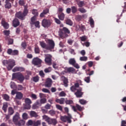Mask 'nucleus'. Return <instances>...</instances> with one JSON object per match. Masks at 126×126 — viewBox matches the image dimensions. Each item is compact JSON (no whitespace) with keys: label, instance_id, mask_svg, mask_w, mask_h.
I'll return each mask as SVG.
<instances>
[{"label":"nucleus","instance_id":"nucleus-13","mask_svg":"<svg viewBox=\"0 0 126 126\" xmlns=\"http://www.w3.org/2000/svg\"><path fill=\"white\" fill-rule=\"evenodd\" d=\"M19 120H20V115L18 112H17L13 117V122L15 124L17 123Z\"/></svg>","mask_w":126,"mask_h":126},{"label":"nucleus","instance_id":"nucleus-55","mask_svg":"<svg viewBox=\"0 0 126 126\" xmlns=\"http://www.w3.org/2000/svg\"><path fill=\"white\" fill-rule=\"evenodd\" d=\"M34 24L36 28H40V22L36 21L34 22Z\"/></svg>","mask_w":126,"mask_h":126},{"label":"nucleus","instance_id":"nucleus-6","mask_svg":"<svg viewBox=\"0 0 126 126\" xmlns=\"http://www.w3.org/2000/svg\"><path fill=\"white\" fill-rule=\"evenodd\" d=\"M14 79H17V80L20 81V83H22V82L24 81L25 77H24V76L20 72L13 73L12 76V80Z\"/></svg>","mask_w":126,"mask_h":126},{"label":"nucleus","instance_id":"nucleus-5","mask_svg":"<svg viewBox=\"0 0 126 126\" xmlns=\"http://www.w3.org/2000/svg\"><path fill=\"white\" fill-rule=\"evenodd\" d=\"M70 31L66 27H63L62 29H61L59 32V36L61 39H64L66 37H68L67 34H70Z\"/></svg>","mask_w":126,"mask_h":126},{"label":"nucleus","instance_id":"nucleus-7","mask_svg":"<svg viewBox=\"0 0 126 126\" xmlns=\"http://www.w3.org/2000/svg\"><path fill=\"white\" fill-rule=\"evenodd\" d=\"M45 63L48 65H52V58L53 57L50 54H45Z\"/></svg>","mask_w":126,"mask_h":126},{"label":"nucleus","instance_id":"nucleus-59","mask_svg":"<svg viewBox=\"0 0 126 126\" xmlns=\"http://www.w3.org/2000/svg\"><path fill=\"white\" fill-rule=\"evenodd\" d=\"M52 105L51 104L47 103L45 106H44V108L46 109V110H50L51 109V107Z\"/></svg>","mask_w":126,"mask_h":126},{"label":"nucleus","instance_id":"nucleus-1","mask_svg":"<svg viewBox=\"0 0 126 126\" xmlns=\"http://www.w3.org/2000/svg\"><path fill=\"white\" fill-rule=\"evenodd\" d=\"M39 44L41 48L48 51H52L55 48V42L52 39L48 40V44H46L44 41H40Z\"/></svg>","mask_w":126,"mask_h":126},{"label":"nucleus","instance_id":"nucleus-23","mask_svg":"<svg viewBox=\"0 0 126 126\" xmlns=\"http://www.w3.org/2000/svg\"><path fill=\"white\" fill-rule=\"evenodd\" d=\"M5 8H6L7 9H9L11 8V3L9 2V1L5 0Z\"/></svg>","mask_w":126,"mask_h":126},{"label":"nucleus","instance_id":"nucleus-11","mask_svg":"<svg viewBox=\"0 0 126 126\" xmlns=\"http://www.w3.org/2000/svg\"><path fill=\"white\" fill-rule=\"evenodd\" d=\"M32 63L34 65H40L42 63V60L38 57L34 58L32 59Z\"/></svg>","mask_w":126,"mask_h":126},{"label":"nucleus","instance_id":"nucleus-3","mask_svg":"<svg viewBox=\"0 0 126 126\" xmlns=\"http://www.w3.org/2000/svg\"><path fill=\"white\" fill-rule=\"evenodd\" d=\"M29 10H28V6L27 5L24 6V9L23 12L19 11L16 13V17H17L20 20H24L25 17L28 14Z\"/></svg>","mask_w":126,"mask_h":126},{"label":"nucleus","instance_id":"nucleus-14","mask_svg":"<svg viewBox=\"0 0 126 126\" xmlns=\"http://www.w3.org/2000/svg\"><path fill=\"white\" fill-rule=\"evenodd\" d=\"M50 11L49 9L46 8L43 10L42 12H41L39 15V17L40 18H43L46 17V15L48 14V13H49Z\"/></svg>","mask_w":126,"mask_h":126},{"label":"nucleus","instance_id":"nucleus-42","mask_svg":"<svg viewBox=\"0 0 126 126\" xmlns=\"http://www.w3.org/2000/svg\"><path fill=\"white\" fill-rule=\"evenodd\" d=\"M65 103L66 105H71L72 104H73V101H72V100H66L65 101Z\"/></svg>","mask_w":126,"mask_h":126},{"label":"nucleus","instance_id":"nucleus-50","mask_svg":"<svg viewBox=\"0 0 126 126\" xmlns=\"http://www.w3.org/2000/svg\"><path fill=\"white\" fill-rule=\"evenodd\" d=\"M42 118L43 120H45V122H47V123H48L49 122V120H50V117H48L46 115L43 116Z\"/></svg>","mask_w":126,"mask_h":126},{"label":"nucleus","instance_id":"nucleus-30","mask_svg":"<svg viewBox=\"0 0 126 126\" xmlns=\"http://www.w3.org/2000/svg\"><path fill=\"white\" fill-rule=\"evenodd\" d=\"M26 125L27 126H34V121H33L32 120H29L27 122Z\"/></svg>","mask_w":126,"mask_h":126},{"label":"nucleus","instance_id":"nucleus-49","mask_svg":"<svg viewBox=\"0 0 126 126\" xmlns=\"http://www.w3.org/2000/svg\"><path fill=\"white\" fill-rule=\"evenodd\" d=\"M51 71H52L51 67H49L48 68L44 69V72H45V73H48V72H51Z\"/></svg>","mask_w":126,"mask_h":126},{"label":"nucleus","instance_id":"nucleus-25","mask_svg":"<svg viewBox=\"0 0 126 126\" xmlns=\"http://www.w3.org/2000/svg\"><path fill=\"white\" fill-rule=\"evenodd\" d=\"M64 13H58V17L60 20L63 21L65 17Z\"/></svg>","mask_w":126,"mask_h":126},{"label":"nucleus","instance_id":"nucleus-61","mask_svg":"<svg viewBox=\"0 0 126 126\" xmlns=\"http://www.w3.org/2000/svg\"><path fill=\"white\" fill-rule=\"evenodd\" d=\"M8 45H12L13 44V39L12 38H9L8 39Z\"/></svg>","mask_w":126,"mask_h":126},{"label":"nucleus","instance_id":"nucleus-28","mask_svg":"<svg viewBox=\"0 0 126 126\" xmlns=\"http://www.w3.org/2000/svg\"><path fill=\"white\" fill-rule=\"evenodd\" d=\"M32 13L34 15V16H38L39 15V13L38 12V10L36 9H33L32 10Z\"/></svg>","mask_w":126,"mask_h":126},{"label":"nucleus","instance_id":"nucleus-40","mask_svg":"<svg viewBox=\"0 0 126 126\" xmlns=\"http://www.w3.org/2000/svg\"><path fill=\"white\" fill-rule=\"evenodd\" d=\"M90 25L92 27H94V20H93V18H92V17H90V19L89 20Z\"/></svg>","mask_w":126,"mask_h":126},{"label":"nucleus","instance_id":"nucleus-44","mask_svg":"<svg viewBox=\"0 0 126 126\" xmlns=\"http://www.w3.org/2000/svg\"><path fill=\"white\" fill-rule=\"evenodd\" d=\"M75 19L77 21H80L82 19V16L78 15L76 16Z\"/></svg>","mask_w":126,"mask_h":126},{"label":"nucleus","instance_id":"nucleus-63","mask_svg":"<svg viewBox=\"0 0 126 126\" xmlns=\"http://www.w3.org/2000/svg\"><path fill=\"white\" fill-rule=\"evenodd\" d=\"M31 97L33 99V100H36L37 99V95L34 94H32L31 95Z\"/></svg>","mask_w":126,"mask_h":126},{"label":"nucleus","instance_id":"nucleus-37","mask_svg":"<svg viewBox=\"0 0 126 126\" xmlns=\"http://www.w3.org/2000/svg\"><path fill=\"white\" fill-rule=\"evenodd\" d=\"M2 97H3V99H4V100H5V101H9V95H8L7 94H4L2 95Z\"/></svg>","mask_w":126,"mask_h":126},{"label":"nucleus","instance_id":"nucleus-12","mask_svg":"<svg viewBox=\"0 0 126 126\" xmlns=\"http://www.w3.org/2000/svg\"><path fill=\"white\" fill-rule=\"evenodd\" d=\"M74 94L76 95L77 98H81L83 95V92H82V88H79L75 92Z\"/></svg>","mask_w":126,"mask_h":126},{"label":"nucleus","instance_id":"nucleus-33","mask_svg":"<svg viewBox=\"0 0 126 126\" xmlns=\"http://www.w3.org/2000/svg\"><path fill=\"white\" fill-rule=\"evenodd\" d=\"M8 113L9 115H10L11 116H12V115H13V114H14V110H13V108H12V107H10L8 108Z\"/></svg>","mask_w":126,"mask_h":126},{"label":"nucleus","instance_id":"nucleus-38","mask_svg":"<svg viewBox=\"0 0 126 126\" xmlns=\"http://www.w3.org/2000/svg\"><path fill=\"white\" fill-rule=\"evenodd\" d=\"M7 103H4L2 106V110L4 111V113H6V111H7Z\"/></svg>","mask_w":126,"mask_h":126},{"label":"nucleus","instance_id":"nucleus-57","mask_svg":"<svg viewBox=\"0 0 126 126\" xmlns=\"http://www.w3.org/2000/svg\"><path fill=\"white\" fill-rule=\"evenodd\" d=\"M56 108L58 110H59V111H63V106L62 105H60L59 104H56Z\"/></svg>","mask_w":126,"mask_h":126},{"label":"nucleus","instance_id":"nucleus-10","mask_svg":"<svg viewBox=\"0 0 126 126\" xmlns=\"http://www.w3.org/2000/svg\"><path fill=\"white\" fill-rule=\"evenodd\" d=\"M42 25L44 28H48L51 26V21L46 19H44L42 21Z\"/></svg>","mask_w":126,"mask_h":126},{"label":"nucleus","instance_id":"nucleus-9","mask_svg":"<svg viewBox=\"0 0 126 126\" xmlns=\"http://www.w3.org/2000/svg\"><path fill=\"white\" fill-rule=\"evenodd\" d=\"M7 54L11 56H18L19 51L17 50H12V49L9 48L7 49Z\"/></svg>","mask_w":126,"mask_h":126},{"label":"nucleus","instance_id":"nucleus-4","mask_svg":"<svg viewBox=\"0 0 126 126\" xmlns=\"http://www.w3.org/2000/svg\"><path fill=\"white\" fill-rule=\"evenodd\" d=\"M2 63L3 65L6 66L8 70H11L12 68H13V67L15 65V61L13 59L4 60L2 62Z\"/></svg>","mask_w":126,"mask_h":126},{"label":"nucleus","instance_id":"nucleus-47","mask_svg":"<svg viewBox=\"0 0 126 126\" xmlns=\"http://www.w3.org/2000/svg\"><path fill=\"white\" fill-rule=\"evenodd\" d=\"M22 118L23 120H27L28 119V114L26 113H24L22 115Z\"/></svg>","mask_w":126,"mask_h":126},{"label":"nucleus","instance_id":"nucleus-27","mask_svg":"<svg viewBox=\"0 0 126 126\" xmlns=\"http://www.w3.org/2000/svg\"><path fill=\"white\" fill-rule=\"evenodd\" d=\"M77 4L79 7H83L85 5V2L84 1H79L77 2Z\"/></svg>","mask_w":126,"mask_h":126},{"label":"nucleus","instance_id":"nucleus-2","mask_svg":"<svg viewBox=\"0 0 126 126\" xmlns=\"http://www.w3.org/2000/svg\"><path fill=\"white\" fill-rule=\"evenodd\" d=\"M64 110L65 112L67 114L68 116H61L60 119L61 120L62 122L63 123H67V124H71L72 121H71V119H72V116L71 115L68 113L69 111L68 110V108L65 107L64 108Z\"/></svg>","mask_w":126,"mask_h":126},{"label":"nucleus","instance_id":"nucleus-36","mask_svg":"<svg viewBox=\"0 0 126 126\" xmlns=\"http://www.w3.org/2000/svg\"><path fill=\"white\" fill-rule=\"evenodd\" d=\"M71 10H72V13H73V14H74V13H76V12H77V7H76V6H71Z\"/></svg>","mask_w":126,"mask_h":126},{"label":"nucleus","instance_id":"nucleus-8","mask_svg":"<svg viewBox=\"0 0 126 126\" xmlns=\"http://www.w3.org/2000/svg\"><path fill=\"white\" fill-rule=\"evenodd\" d=\"M25 105L24 106V109H26L27 110L30 109V108H31V104H32L31 99L29 98H26L25 99Z\"/></svg>","mask_w":126,"mask_h":126},{"label":"nucleus","instance_id":"nucleus-46","mask_svg":"<svg viewBox=\"0 0 126 126\" xmlns=\"http://www.w3.org/2000/svg\"><path fill=\"white\" fill-rule=\"evenodd\" d=\"M36 17H37V16H34L33 17H32L31 18V24H32V25H34V24L35 23V21L36 20Z\"/></svg>","mask_w":126,"mask_h":126},{"label":"nucleus","instance_id":"nucleus-48","mask_svg":"<svg viewBox=\"0 0 126 126\" xmlns=\"http://www.w3.org/2000/svg\"><path fill=\"white\" fill-rule=\"evenodd\" d=\"M84 80L87 83H90V76H88V77H85Z\"/></svg>","mask_w":126,"mask_h":126},{"label":"nucleus","instance_id":"nucleus-56","mask_svg":"<svg viewBox=\"0 0 126 126\" xmlns=\"http://www.w3.org/2000/svg\"><path fill=\"white\" fill-rule=\"evenodd\" d=\"M70 90L72 92H75L77 90V89H76L75 87L74 86H72L70 88Z\"/></svg>","mask_w":126,"mask_h":126},{"label":"nucleus","instance_id":"nucleus-17","mask_svg":"<svg viewBox=\"0 0 126 126\" xmlns=\"http://www.w3.org/2000/svg\"><path fill=\"white\" fill-rule=\"evenodd\" d=\"M48 125H53V126H56L58 124V121L56 119L49 118V120L47 122Z\"/></svg>","mask_w":126,"mask_h":126},{"label":"nucleus","instance_id":"nucleus-35","mask_svg":"<svg viewBox=\"0 0 126 126\" xmlns=\"http://www.w3.org/2000/svg\"><path fill=\"white\" fill-rule=\"evenodd\" d=\"M41 126V120H37L36 121H33V126Z\"/></svg>","mask_w":126,"mask_h":126},{"label":"nucleus","instance_id":"nucleus-24","mask_svg":"<svg viewBox=\"0 0 126 126\" xmlns=\"http://www.w3.org/2000/svg\"><path fill=\"white\" fill-rule=\"evenodd\" d=\"M16 97L17 99H19V100H21L23 98V94L21 92H17Z\"/></svg>","mask_w":126,"mask_h":126},{"label":"nucleus","instance_id":"nucleus-18","mask_svg":"<svg viewBox=\"0 0 126 126\" xmlns=\"http://www.w3.org/2000/svg\"><path fill=\"white\" fill-rule=\"evenodd\" d=\"M39 107H41V103L39 100H37L36 102L32 105V110H36V109H39Z\"/></svg>","mask_w":126,"mask_h":126},{"label":"nucleus","instance_id":"nucleus-34","mask_svg":"<svg viewBox=\"0 0 126 126\" xmlns=\"http://www.w3.org/2000/svg\"><path fill=\"white\" fill-rule=\"evenodd\" d=\"M30 116L32 117H34L37 118L38 117V114H37V113H36L35 111H32L30 112Z\"/></svg>","mask_w":126,"mask_h":126},{"label":"nucleus","instance_id":"nucleus-54","mask_svg":"<svg viewBox=\"0 0 126 126\" xmlns=\"http://www.w3.org/2000/svg\"><path fill=\"white\" fill-rule=\"evenodd\" d=\"M66 96V94L64 92L62 91L59 94V97H65Z\"/></svg>","mask_w":126,"mask_h":126},{"label":"nucleus","instance_id":"nucleus-16","mask_svg":"<svg viewBox=\"0 0 126 126\" xmlns=\"http://www.w3.org/2000/svg\"><path fill=\"white\" fill-rule=\"evenodd\" d=\"M72 110L74 111V112H77L78 111H79L80 112H81L82 111V108L81 107V106L76 104V106H71Z\"/></svg>","mask_w":126,"mask_h":126},{"label":"nucleus","instance_id":"nucleus-20","mask_svg":"<svg viewBox=\"0 0 126 126\" xmlns=\"http://www.w3.org/2000/svg\"><path fill=\"white\" fill-rule=\"evenodd\" d=\"M13 27L16 28L17 27V26H19V25H20V22H19V20H18V19H14L13 20Z\"/></svg>","mask_w":126,"mask_h":126},{"label":"nucleus","instance_id":"nucleus-45","mask_svg":"<svg viewBox=\"0 0 126 126\" xmlns=\"http://www.w3.org/2000/svg\"><path fill=\"white\" fill-rule=\"evenodd\" d=\"M80 39L81 41H82V42H85V41L87 40V36H86V35H84L83 36L80 37Z\"/></svg>","mask_w":126,"mask_h":126},{"label":"nucleus","instance_id":"nucleus-64","mask_svg":"<svg viewBox=\"0 0 126 126\" xmlns=\"http://www.w3.org/2000/svg\"><path fill=\"white\" fill-rule=\"evenodd\" d=\"M49 114L51 116H54V115H56V111H55V110H50L49 111Z\"/></svg>","mask_w":126,"mask_h":126},{"label":"nucleus","instance_id":"nucleus-41","mask_svg":"<svg viewBox=\"0 0 126 126\" xmlns=\"http://www.w3.org/2000/svg\"><path fill=\"white\" fill-rule=\"evenodd\" d=\"M87 60H88V58L86 56L80 57V61H81V62H86Z\"/></svg>","mask_w":126,"mask_h":126},{"label":"nucleus","instance_id":"nucleus-53","mask_svg":"<svg viewBox=\"0 0 126 126\" xmlns=\"http://www.w3.org/2000/svg\"><path fill=\"white\" fill-rule=\"evenodd\" d=\"M77 27H79L80 30H81L82 31H84V30H85V26H83L82 25H81V26L78 25Z\"/></svg>","mask_w":126,"mask_h":126},{"label":"nucleus","instance_id":"nucleus-52","mask_svg":"<svg viewBox=\"0 0 126 126\" xmlns=\"http://www.w3.org/2000/svg\"><path fill=\"white\" fill-rule=\"evenodd\" d=\"M21 46L24 50H25V49H26V47H27V44L26 43V42L24 41L22 42Z\"/></svg>","mask_w":126,"mask_h":126},{"label":"nucleus","instance_id":"nucleus-15","mask_svg":"<svg viewBox=\"0 0 126 126\" xmlns=\"http://www.w3.org/2000/svg\"><path fill=\"white\" fill-rule=\"evenodd\" d=\"M52 84H53V80L51 78H47L45 83V87H52Z\"/></svg>","mask_w":126,"mask_h":126},{"label":"nucleus","instance_id":"nucleus-51","mask_svg":"<svg viewBox=\"0 0 126 126\" xmlns=\"http://www.w3.org/2000/svg\"><path fill=\"white\" fill-rule=\"evenodd\" d=\"M79 103H80L81 105H85V104H87V101L84 99H80Z\"/></svg>","mask_w":126,"mask_h":126},{"label":"nucleus","instance_id":"nucleus-39","mask_svg":"<svg viewBox=\"0 0 126 126\" xmlns=\"http://www.w3.org/2000/svg\"><path fill=\"white\" fill-rule=\"evenodd\" d=\"M47 103V99L46 98H42L40 99L39 103H40V106H42V104H45Z\"/></svg>","mask_w":126,"mask_h":126},{"label":"nucleus","instance_id":"nucleus-62","mask_svg":"<svg viewBox=\"0 0 126 126\" xmlns=\"http://www.w3.org/2000/svg\"><path fill=\"white\" fill-rule=\"evenodd\" d=\"M42 91L44 93H50V91L48 89L43 88L42 89Z\"/></svg>","mask_w":126,"mask_h":126},{"label":"nucleus","instance_id":"nucleus-58","mask_svg":"<svg viewBox=\"0 0 126 126\" xmlns=\"http://www.w3.org/2000/svg\"><path fill=\"white\" fill-rule=\"evenodd\" d=\"M32 80L34 82H38L39 81V77L38 76H35L32 78Z\"/></svg>","mask_w":126,"mask_h":126},{"label":"nucleus","instance_id":"nucleus-22","mask_svg":"<svg viewBox=\"0 0 126 126\" xmlns=\"http://www.w3.org/2000/svg\"><path fill=\"white\" fill-rule=\"evenodd\" d=\"M55 102H56V103H59L61 105H63V104H64V98H61L60 99L57 98Z\"/></svg>","mask_w":126,"mask_h":126},{"label":"nucleus","instance_id":"nucleus-19","mask_svg":"<svg viewBox=\"0 0 126 126\" xmlns=\"http://www.w3.org/2000/svg\"><path fill=\"white\" fill-rule=\"evenodd\" d=\"M62 78L63 81L64 86L65 87H67V86H68V79L63 76H62Z\"/></svg>","mask_w":126,"mask_h":126},{"label":"nucleus","instance_id":"nucleus-60","mask_svg":"<svg viewBox=\"0 0 126 126\" xmlns=\"http://www.w3.org/2000/svg\"><path fill=\"white\" fill-rule=\"evenodd\" d=\"M19 4H20V5H24L25 4V1H24V0H19Z\"/></svg>","mask_w":126,"mask_h":126},{"label":"nucleus","instance_id":"nucleus-21","mask_svg":"<svg viewBox=\"0 0 126 126\" xmlns=\"http://www.w3.org/2000/svg\"><path fill=\"white\" fill-rule=\"evenodd\" d=\"M1 23L5 29H8L9 28V25L5 21L2 20Z\"/></svg>","mask_w":126,"mask_h":126},{"label":"nucleus","instance_id":"nucleus-32","mask_svg":"<svg viewBox=\"0 0 126 126\" xmlns=\"http://www.w3.org/2000/svg\"><path fill=\"white\" fill-rule=\"evenodd\" d=\"M66 24L67 25H69L70 26H72L73 23L72 21L69 19H67L65 20Z\"/></svg>","mask_w":126,"mask_h":126},{"label":"nucleus","instance_id":"nucleus-26","mask_svg":"<svg viewBox=\"0 0 126 126\" xmlns=\"http://www.w3.org/2000/svg\"><path fill=\"white\" fill-rule=\"evenodd\" d=\"M15 125L19 126H24V125H25V122L24 120H20L18 121L16 124H15Z\"/></svg>","mask_w":126,"mask_h":126},{"label":"nucleus","instance_id":"nucleus-31","mask_svg":"<svg viewBox=\"0 0 126 126\" xmlns=\"http://www.w3.org/2000/svg\"><path fill=\"white\" fill-rule=\"evenodd\" d=\"M66 71L67 72H71V73H73V72L75 71V69L73 67H70L66 69Z\"/></svg>","mask_w":126,"mask_h":126},{"label":"nucleus","instance_id":"nucleus-43","mask_svg":"<svg viewBox=\"0 0 126 126\" xmlns=\"http://www.w3.org/2000/svg\"><path fill=\"white\" fill-rule=\"evenodd\" d=\"M78 10L81 12V13H85L87 12V10H86L84 8H80L78 9Z\"/></svg>","mask_w":126,"mask_h":126},{"label":"nucleus","instance_id":"nucleus-29","mask_svg":"<svg viewBox=\"0 0 126 126\" xmlns=\"http://www.w3.org/2000/svg\"><path fill=\"white\" fill-rule=\"evenodd\" d=\"M68 63L69 64L73 65L76 63V61H75V59L74 58H71L69 60Z\"/></svg>","mask_w":126,"mask_h":126}]
</instances>
